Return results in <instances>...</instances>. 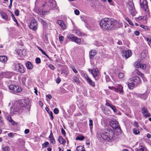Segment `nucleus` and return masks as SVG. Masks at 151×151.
I'll return each instance as SVG.
<instances>
[{"label":"nucleus","mask_w":151,"mask_h":151,"mask_svg":"<svg viewBox=\"0 0 151 151\" xmlns=\"http://www.w3.org/2000/svg\"><path fill=\"white\" fill-rule=\"evenodd\" d=\"M73 81L77 84H79L81 82L79 78L76 75H74L72 78Z\"/></svg>","instance_id":"4be33fe9"},{"label":"nucleus","mask_w":151,"mask_h":151,"mask_svg":"<svg viewBox=\"0 0 151 151\" xmlns=\"http://www.w3.org/2000/svg\"><path fill=\"white\" fill-rule=\"evenodd\" d=\"M36 62L37 63H40L41 62V60L39 58H37L35 59Z\"/></svg>","instance_id":"a18cd8bd"},{"label":"nucleus","mask_w":151,"mask_h":151,"mask_svg":"<svg viewBox=\"0 0 151 151\" xmlns=\"http://www.w3.org/2000/svg\"><path fill=\"white\" fill-rule=\"evenodd\" d=\"M49 67L50 69L52 70H54L55 68L54 66L51 64H50L49 65Z\"/></svg>","instance_id":"5fc2aeb1"},{"label":"nucleus","mask_w":151,"mask_h":151,"mask_svg":"<svg viewBox=\"0 0 151 151\" xmlns=\"http://www.w3.org/2000/svg\"><path fill=\"white\" fill-rule=\"evenodd\" d=\"M61 131L62 134L64 135V136H65L66 134L63 128H62L61 129Z\"/></svg>","instance_id":"6e6d98bb"},{"label":"nucleus","mask_w":151,"mask_h":151,"mask_svg":"<svg viewBox=\"0 0 151 151\" xmlns=\"http://www.w3.org/2000/svg\"><path fill=\"white\" fill-rule=\"evenodd\" d=\"M70 68H71L73 71L76 74L78 73V71L76 69V68L73 65H71L70 66Z\"/></svg>","instance_id":"7c9ffc66"},{"label":"nucleus","mask_w":151,"mask_h":151,"mask_svg":"<svg viewBox=\"0 0 151 151\" xmlns=\"http://www.w3.org/2000/svg\"><path fill=\"white\" fill-rule=\"evenodd\" d=\"M75 14L76 15H78L79 14L80 12L78 9H76L74 11Z\"/></svg>","instance_id":"864d4df0"},{"label":"nucleus","mask_w":151,"mask_h":151,"mask_svg":"<svg viewBox=\"0 0 151 151\" xmlns=\"http://www.w3.org/2000/svg\"><path fill=\"white\" fill-rule=\"evenodd\" d=\"M108 2L111 5H113V2L111 0H107Z\"/></svg>","instance_id":"774afa93"},{"label":"nucleus","mask_w":151,"mask_h":151,"mask_svg":"<svg viewBox=\"0 0 151 151\" xmlns=\"http://www.w3.org/2000/svg\"><path fill=\"white\" fill-rule=\"evenodd\" d=\"M99 24L103 30H110L113 28L114 20L109 18H104L100 21Z\"/></svg>","instance_id":"7ed1b4c3"},{"label":"nucleus","mask_w":151,"mask_h":151,"mask_svg":"<svg viewBox=\"0 0 151 151\" xmlns=\"http://www.w3.org/2000/svg\"><path fill=\"white\" fill-rule=\"evenodd\" d=\"M15 14L17 16H18L19 14V11L18 10H16L15 12Z\"/></svg>","instance_id":"052dcab7"},{"label":"nucleus","mask_w":151,"mask_h":151,"mask_svg":"<svg viewBox=\"0 0 151 151\" xmlns=\"http://www.w3.org/2000/svg\"><path fill=\"white\" fill-rule=\"evenodd\" d=\"M79 71L81 74V76L85 78L87 82L92 86L94 87L95 86V83L89 78L87 74L83 70H79Z\"/></svg>","instance_id":"0eeeda50"},{"label":"nucleus","mask_w":151,"mask_h":151,"mask_svg":"<svg viewBox=\"0 0 151 151\" xmlns=\"http://www.w3.org/2000/svg\"><path fill=\"white\" fill-rule=\"evenodd\" d=\"M1 15L2 18L5 20L7 21L9 20V19L8 18L7 15L6 13L2 12L1 13Z\"/></svg>","instance_id":"bb28decb"},{"label":"nucleus","mask_w":151,"mask_h":151,"mask_svg":"<svg viewBox=\"0 0 151 151\" xmlns=\"http://www.w3.org/2000/svg\"><path fill=\"white\" fill-rule=\"evenodd\" d=\"M27 78L25 76H23L22 77V83L24 84L26 82Z\"/></svg>","instance_id":"c03bdc74"},{"label":"nucleus","mask_w":151,"mask_h":151,"mask_svg":"<svg viewBox=\"0 0 151 151\" xmlns=\"http://www.w3.org/2000/svg\"><path fill=\"white\" fill-rule=\"evenodd\" d=\"M128 7L129 12L131 14L132 16H135L137 12L135 10L133 3L132 1L129 2L128 3Z\"/></svg>","instance_id":"6e6552de"},{"label":"nucleus","mask_w":151,"mask_h":151,"mask_svg":"<svg viewBox=\"0 0 151 151\" xmlns=\"http://www.w3.org/2000/svg\"><path fill=\"white\" fill-rule=\"evenodd\" d=\"M105 78L106 81V82H109L110 81V79L109 78V76L108 75H106L105 76Z\"/></svg>","instance_id":"09e8293b"},{"label":"nucleus","mask_w":151,"mask_h":151,"mask_svg":"<svg viewBox=\"0 0 151 151\" xmlns=\"http://www.w3.org/2000/svg\"><path fill=\"white\" fill-rule=\"evenodd\" d=\"M141 81L140 78L138 76H134L132 78L129 79V82L127 85L130 89H132V88L135 86L140 84Z\"/></svg>","instance_id":"20e7f679"},{"label":"nucleus","mask_w":151,"mask_h":151,"mask_svg":"<svg viewBox=\"0 0 151 151\" xmlns=\"http://www.w3.org/2000/svg\"><path fill=\"white\" fill-rule=\"evenodd\" d=\"M91 73L93 75V77L96 80H98L99 78L98 77L99 75V72L97 69H93Z\"/></svg>","instance_id":"2eb2a0df"},{"label":"nucleus","mask_w":151,"mask_h":151,"mask_svg":"<svg viewBox=\"0 0 151 151\" xmlns=\"http://www.w3.org/2000/svg\"><path fill=\"white\" fill-rule=\"evenodd\" d=\"M7 73L8 74H9L10 75V76H9V77H7V78H10L12 76V73L11 72H8Z\"/></svg>","instance_id":"0e129e2a"},{"label":"nucleus","mask_w":151,"mask_h":151,"mask_svg":"<svg viewBox=\"0 0 151 151\" xmlns=\"http://www.w3.org/2000/svg\"><path fill=\"white\" fill-rule=\"evenodd\" d=\"M98 134L103 139L108 141H111L114 135V132L109 128L104 129H100L99 130Z\"/></svg>","instance_id":"f257e3e1"},{"label":"nucleus","mask_w":151,"mask_h":151,"mask_svg":"<svg viewBox=\"0 0 151 151\" xmlns=\"http://www.w3.org/2000/svg\"><path fill=\"white\" fill-rule=\"evenodd\" d=\"M29 132V129H26L24 131V133L25 134H27Z\"/></svg>","instance_id":"338daca9"},{"label":"nucleus","mask_w":151,"mask_h":151,"mask_svg":"<svg viewBox=\"0 0 151 151\" xmlns=\"http://www.w3.org/2000/svg\"><path fill=\"white\" fill-rule=\"evenodd\" d=\"M89 127L90 130L91 132L92 131V129H93V120L91 119H90L89 120Z\"/></svg>","instance_id":"2f4dec72"},{"label":"nucleus","mask_w":151,"mask_h":151,"mask_svg":"<svg viewBox=\"0 0 151 151\" xmlns=\"http://www.w3.org/2000/svg\"><path fill=\"white\" fill-rule=\"evenodd\" d=\"M11 124L13 125H17V124L14 121L12 120L10 122Z\"/></svg>","instance_id":"13d9d810"},{"label":"nucleus","mask_w":151,"mask_h":151,"mask_svg":"<svg viewBox=\"0 0 151 151\" xmlns=\"http://www.w3.org/2000/svg\"><path fill=\"white\" fill-rule=\"evenodd\" d=\"M144 82H146L147 81V79L145 77L144 75L143 74V75H142V76H141Z\"/></svg>","instance_id":"49530a36"},{"label":"nucleus","mask_w":151,"mask_h":151,"mask_svg":"<svg viewBox=\"0 0 151 151\" xmlns=\"http://www.w3.org/2000/svg\"><path fill=\"white\" fill-rule=\"evenodd\" d=\"M26 65L27 68L29 69H31L33 68L32 64L29 62H27L26 63Z\"/></svg>","instance_id":"c85d7f7f"},{"label":"nucleus","mask_w":151,"mask_h":151,"mask_svg":"<svg viewBox=\"0 0 151 151\" xmlns=\"http://www.w3.org/2000/svg\"><path fill=\"white\" fill-rule=\"evenodd\" d=\"M19 106L22 109H26L28 111L30 110V105L27 101L21 100L19 101Z\"/></svg>","instance_id":"423d86ee"},{"label":"nucleus","mask_w":151,"mask_h":151,"mask_svg":"<svg viewBox=\"0 0 151 151\" xmlns=\"http://www.w3.org/2000/svg\"><path fill=\"white\" fill-rule=\"evenodd\" d=\"M49 115L50 116V119L51 120H52L53 119V114L52 112L50 111L49 112Z\"/></svg>","instance_id":"603ef678"},{"label":"nucleus","mask_w":151,"mask_h":151,"mask_svg":"<svg viewBox=\"0 0 151 151\" xmlns=\"http://www.w3.org/2000/svg\"><path fill=\"white\" fill-rule=\"evenodd\" d=\"M53 111L55 114H57L59 113L58 109L57 108H55L54 109Z\"/></svg>","instance_id":"de8ad7c7"},{"label":"nucleus","mask_w":151,"mask_h":151,"mask_svg":"<svg viewBox=\"0 0 151 151\" xmlns=\"http://www.w3.org/2000/svg\"><path fill=\"white\" fill-rule=\"evenodd\" d=\"M49 143L48 142H46L42 145V148L47 147L49 145Z\"/></svg>","instance_id":"4c0bfd02"},{"label":"nucleus","mask_w":151,"mask_h":151,"mask_svg":"<svg viewBox=\"0 0 151 151\" xmlns=\"http://www.w3.org/2000/svg\"><path fill=\"white\" fill-rule=\"evenodd\" d=\"M49 138L50 139V142L53 145L55 144V140L53 136L52 131L50 132V134L49 136Z\"/></svg>","instance_id":"aec40b11"},{"label":"nucleus","mask_w":151,"mask_h":151,"mask_svg":"<svg viewBox=\"0 0 151 151\" xmlns=\"http://www.w3.org/2000/svg\"><path fill=\"white\" fill-rule=\"evenodd\" d=\"M41 23L44 25H45L46 24V22L43 19H41Z\"/></svg>","instance_id":"bf43d9fd"},{"label":"nucleus","mask_w":151,"mask_h":151,"mask_svg":"<svg viewBox=\"0 0 151 151\" xmlns=\"http://www.w3.org/2000/svg\"><path fill=\"white\" fill-rule=\"evenodd\" d=\"M133 133L136 135H137L139 133V130L135 128L133 129Z\"/></svg>","instance_id":"f704fd0d"},{"label":"nucleus","mask_w":151,"mask_h":151,"mask_svg":"<svg viewBox=\"0 0 151 151\" xmlns=\"http://www.w3.org/2000/svg\"><path fill=\"white\" fill-rule=\"evenodd\" d=\"M85 137L84 136L82 135H80L78 136H77L76 138V139L77 140H82L84 139Z\"/></svg>","instance_id":"72a5a7b5"},{"label":"nucleus","mask_w":151,"mask_h":151,"mask_svg":"<svg viewBox=\"0 0 151 151\" xmlns=\"http://www.w3.org/2000/svg\"><path fill=\"white\" fill-rule=\"evenodd\" d=\"M122 55L126 59L130 57L132 55L131 51L130 50L124 51L122 52Z\"/></svg>","instance_id":"dca6fc26"},{"label":"nucleus","mask_w":151,"mask_h":151,"mask_svg":"<svg viewBox=\"0 0 151 151\" xmlns=\"http://www.w3.org/2000/svg\"><path fill=\"white\" fill-rule=\"evenodd\" d=\"M3 151H9V147L8 146H5L2 148Z\"/></svg>","instance_id":"79ce46f5"},{"label":"nucleus","mask_w":151,"mask_h":151,"mask_svg":"<svg viewBox=\"0 0 151 151\" xmlns=\"http://www.w3.org/2000/svg\"><path fill=\"white\" fill-rule=\"evenodd\" d=\"M12 17L13 20L15 22H16L17 25H18V24L17 22V20L16 18L14 17V16L13 15L12 16Z\"/></svg>","instance_id":"3c124183"},{"label":"nucleus","mask_w":151,"mask_h":151,"mask_svg":"<svg viewBox=\"0 0 151 151\" xmlns=\"http://www.w3.org/2000/svg\"><path fill=\"white\" fill-rule=\"evenodd\" d=\"M75 34L78 36H83V35L79 30H75Z\"/></svg>","instance_id":"473e14b6"},{"label":"nucleus","mask_w":151,"mask_h":151,"mask_svg":"<svg viewBox=\"0 0 151 151\" xmlns=\"http://www.w3.org/2000/svg\"><path fill=\"white\" fill-rule=\"evenodd\" d=\"M64 37L63 36H60L59 35V41L60 42V43H62L63 42V40H64Z\"/></svg>","instance_id":"58836bf2"},{"label":"nucleus","mask_w":151,"mask_h":151,"mask_svg":"<svg viewBox=\"0 0 151 151\" xmlns=\"http://www.w3.org/2000/svg\"><path fill=\"white\" fill-rule=\"evenodd\" d=\"M114 25L113 26V29H115V28H118L121 27L122 26V24L121 22H117L116 21L114 20Z\"/></svg>","instance_id":"412c9836"},{"label":"nucleus","mask_w":151,"mask_h":151,"mask_svg":"<svg viewBox=\"0 0 151 151\" xmlns=\"http://www.w3.org/2000/svg\"><path fill=\"white\" fill-rule=\"evenodd\" d=\"M148 96L147 93H145L143 94L140 95L139 97L141 99L145 100L147 99Z\"/></svg>","instance_id":"cd10ccee"},{"label":"nucleus","mask_w":151,"mask_h":151,"mask_svg":"<svg viewBox=\"0 0 151 151\" xmlns=\"http://www.w3.org/2000/svg\"><path fill=\"white\" fill-rule=\"evenodd\" d=\"M42 7L45 8L43 9L41 12H40V14L43 15L48 14L50 10L51 9H57L58 8L55 1L54 0H49L46 4H43Z\"/></svg>","instance_id":"f03ea898"},{"label":"nucleus","mask_w":151,"mask_h":151,"mask_svg":"<svg viewBox=\"0 0 151 151\" xmlns=\"http://www.w3.org/2000/svg\"><path fill=\"white\" fill-rule=\"evenodd\" d=\"M15 70L17 72L22 73L25 72V70L23 66L19 64H15Z\"/></svg>","instance_id":"ddd939ff"},{"label":"nucleus","mask_w":151,"mask_h":151,"mask_svg":"<svg viewBox=\"0 0 151 151\" xmlns=\"http://www.w3.org/2000/svg\"><path fill=\"white\" fill-rule=\"evenodd\" d=\"M40 50L41 51L44 55H46V56L48 57V55L45 52V51H44L42 49H40Z\"/></svg>","instance_id":"4d7b16f0"},{"label":"nucleus","mask_w":151,"mask_h":151,"mask_svg":"<svg viewBox=\"0 0 151 151\" xmlns=\"http://www.w3.org/2000/svg\"><path fill=\"white\" fill-rule=\"evenodd\" d=\"M125 20L127 21L131 25L133 26L134 25L132 23V22L130 21V20H129V18L128 17H127L125 18Z\"/></svg>","instance_id":"ea45409f"},{"label":"nucleus","mask_w":151,"mask_h":151,"mask_svg":"<svg viewBox=\"0 0 151 151\" xmlns=\"http://www.w3.org/2000/svg\"><path fill=\"white\" fill-rule=\"evenodd\" d=\"M134 72L137 75H139L140 76H142V75L143 74V73L139 71V70L137 69H136L134 71Z\"/></svg>","instance_id":"a19ab883"},{"label":"nucleus","mask_w":151,"mask_h":151,"mask_svg":"<svg viewBox=\"0 0 151 151\" xmlns=\"http://www.w3.org/2000/svg\"><path fill=\"white\" fill-rule=\"evenodd\" d=\"M142 111L144 117L147 118L150 116V114L148 112L147 109L145 107L142 108Z\"/></svg>","instance_id":"a211bd4d"},{"label":"nucleus","mask_w":151,"mask_h":151,"mask_svg":"<svg viewBox=\"0 0 151 151\" xmlns=\"http://www.w3.org/2000/svg\"><path fill=\"white\" fill-rule=\"evenodd\" d=\"M105 105L110 107L113 111L114 113H116L117 110L115 107L112 104L111 102L109 101L106 100Z\"/></svg>","instance_id":"4468645a"},{"label":"nucleus","mask_w":151,"mask_h":151,"mask_svg":"<svg viewBox=\"0 0 151 151\" xmlns=\"http://www.w3.org/2000/svg\"><path fill=\"white\" fill-rule=\"evenodd\" d=\"M57 23L61 27V29L64 30L66 29V27L63 21L62 20H58L57 21Z\"/></svg>","instance_id":"6ab92c4d"},{"label":"nucleus","mask_w":151,"mask_h":151,"mask_svg":"<svg viewBox=\"0 0 151 151\" xmlns=\"http://www.w3.org/2000/svg\"><path fill=\"white\" fill-rule=\"evenodd\" d=\"M141 63L139 62H137L134 64V66L136 68H140L141 67Z\"/></svg>","instance_id":"c9c22d12"},{"label":"nucleus","mask_w":151,"mask_h":151,"mask_svg":"<svg viewBox=\"0 0 151 151\" xmlns=\"http://www.w3.org/2000/svg\"><path fill=\"white\" fill-rule=\"evenodd\" d=\"M58 139L60 143L63 145H65V141L63 138L62 136H59L58 137Z\"/></svg>","instance_id":"b1692460"},{"label":"nucleus","mask_w":151,"mask_h":151,"mask_svg":"<svg viewBox=\"0 0 151 151\" xmlns=\"http://www.w3.org/2000/svg\"><path fill=\"white\" fill-rule=\"evenodd\" d=\"M124 76V73H123L120 72L119 73L118 76L120 78H123Z\"/></svg>","instance_id":"37998d69"},{"label":"nucleus","mask_w":151,"mask_h":151,"mask_svg":"<svg viewBox=\"0 0 151 151\" xmlns=\"http://www.w3.org/2000/svg\"><path fill=\"white\" fill-rule=\"evenodd\" d=\"M140 68H142L143 69H145L146 68V66L145 64H142L141 63Z\"/></svg>","instance_id":"8fccbe9b"},{"label":"nucleus","mask_w":151,"mask_h":151,"mask_svg":"<svg viewBox=\"0 0 151 151\" xmlns=\"http://www.w3.org/2000/svg\"><path fill=\"white\" fill-rule=\"evenodd\" d=\"M110 125L114 129H116L119 127V123L116 121H111Z\"/></svg>","instance_id":"f3484780"},{"label":"nucleus","mask_w":151,"mask_h":151,"mask_svg":"<svg viewBox=\"0 0 151 151\" xmlns=\"http://www.w3.org/2000/svg\"><path fill=\"white\" fill-rule=\"evenodd\" d=\"M7 60V58L5 55L0 56V61L4 63Z\"/></svg>","instance_id":"393cba45"},{"label":"nucleus","mask_w":151,"mask_h":151,"mask_svg":"<svg viewBox=\"0 0 151 151\" xmlns=\"http://www.w3.org/2000/svg\"><path fill=\"white\" fill-rule=\"evenodd\" d=\"M76 149L77 151H86L84 147L81 145L77 146Z\"/></svg>","instance_id":"a878e982"},{"label":"nucleus","mask_w":151,"mask_h":151,"mask_svg":"<svg viewBox=\"0 0 151 151\" xmlns=\"http://www.w3.org/2000/svg\"><path fill=\"white\" fill-rule=\"evenodd\" d=\"M134 33L136 36H139V35L140 33L139 31H136L134 32Z\"/></svg>","instance_id":"680f3d73"},{"label":"nucleus","mask_w":151,"mask_h":151,"mask_svg":"<svg viewBox=\"0 0 151 151\" xmlns=\"http://www.w3.org/2000/svg\"><path fill=\"white\" fill-rule=\"evenodd\" d=\"M146 40L148 42H151V38L150 37H147L146 38Z\"/></svg>","instance_id":"69168bd1"},{"label":"nucleus","mask_w":151,"mask_h":151,"mask_svg":"<svg viewBox=\"0 0 151 151\" xmlns=\"http://www.w3.org/2000/svg\"><path fill=\"white\" fill-rule=\"evenodd\" d=\"M9 88L10 90L16 92H20L22 89L21 87L15 85H11L9 86Z\"/></svg>","instance_id":"9b49d317"},{"label":"nucleus","mask_w":151,"mask_h":151,"mask_svg":"<svg viewBox=\"0 0 151 151\" xmlns=\"http://www.w3.org/2000/svg\"><path fill=\"white\" fill-rule=\"evenodd\" d=\"M138 151H146V148L144 146L141 145H140L139 147L137 148Z\"/></svg>","instance_id":"c756f323"},{"label":"nucleus","mask_w":151,"mask_h":151,"mask_svg":"<svg viewBox=\"0 0 151 151\" xmlns=\"http://www.w3.org/2000/svg\"><path fill=\"white\" fill-rule=\"evenodd\" d=\"M109 88L111 90L114 91L120 94L123 95L124 94L123 87V86L121 85H116L115 86H109Z\"/></svg>","instance_id":"39448f33"},{"label":"nucleus","mask_w":151,"mask_h":151,"mask_svg":"<svg viewBox=\"0 0 151 151\" xmlns=\"http://www.w3.org/2000/svg\"><path fill=\"white\" fill-rule=\"evenodd\" d=\"M68 38L70 39L73 42H74L80 44L82 42L81 40V39H78L72 35H68Z\"/></svg>","instance_id":"f8f14e48"},{"label":"nucleus","mask_w":151,"mask_h":151,"mask_svg":"<svg viewBox=\"0 0 151 151\" xmlns=\"http://www.w3.org/2000/svg\"><path fill=\"white\" fill-rule=\"evenodd\" d=\"M96 54V51L95 50H91L89 52V56L90 58H93Z\"/></svg>","instance_id":"5701e85b"},{"label":"nucleus","mask_w":151,"mask_h":151,"mask_svg":"<svg viewBox=\"0 0 151 151\" xmlns=\"http://www.w3.org/2000/svg\"><path fill=\"white\" fill-rule=\"evenodd\" d=\"M7 119L9 122L12 120L11 117L10 116H7Z\"/></svg>","instance_id":"e2e57ef3"},{"label":"nucleus","mask_w":151,"mask_h":151,"mask_svg":"<svg viewBox=\"0 0 151 151\" xmlns=\"http://www.w3.org/2000/svg\"><path fill=\"white\" fill-rule=\"evenodd\" d=\"M38 27V24L35 19L32 20L30 23L29 28L34 31H36Z\"/></svg>","instance_id":"9d476101"},{"label":"nucleus","mask_w":151,"mask_h":151,"mask_svg":"<svg viewBox=\"0 0 151 151\" xmlns=\"http://www.w3.org/2000/svg\"><path fill=\"white\" fill-rule=\"evenodd\" d=\"M140 6L144 9L145 12L149 15L148 4L146 0H140Z\"/></svg>","instance_id":"1a4fd4ad"},{"label":"nucleus","mask_w":151,"mask_h":151,"mask_svg":"<svg viewBox=\"0 0 151 151\" xmlns=\"http://www.w3.org/2000/svg\"><path fill=\"white\" fill-rule=\"evenodd\" d=\"M16 134V133L10 132L7 135L10 138H13L14 137V135Z\"/></svg>","instance_id":"e433bc0d"}]
</instances>
